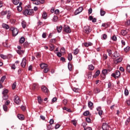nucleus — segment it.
Wrapping results in <instances>:
<instances>
[{
  "label": "nucleus",
  "instance_id": "1",
  "mask_svg": "<svg viewBox=\"0 0 130 130\" xmlns=\"http://www.w3.org/2000/svg\"><path fill=\"white\" fill-rule=\"evenodd\" d=\"M34 13L33 9H25L23 11V14L25 16H31Z\"/></svg>",
  "mask_w": 130,
  "mask_h": 130
},
{
  "label": "nucleus",
  "instance_id": "2",
  "mask_svg": "<svg viewBox=\"0 0 130 130\" xmlns=\"http://www.w3.org/2000/svg\"><path fill=\"white\" fill-rule=\"evenodd\" d=\"M83 31L85 33H86V34H89V33L91 32V29L90 28V26L88 25L84 26L83 28Z\"/></svg>",
  "mask_w": 130,
  "mask_h": 130
},
{
  "label": "nucleus",
  "instance_id": "3",
  "mask_svg": "<svg viewBox=\"0 0 130 130\" xmlns=\"http://www.w3.org/2000/svg\"><path fill=\"white\" fill-rule=\"evenodd\" d=\"M112 77L116 79V78H118L119 76H120V72L119 71H116L115 73H112L111 75Z\"/></svg>",
  "mask_w": 130,
  "mask_h": 130
},
{
  "label": "nucleus",
  "instance_id": "4",
  "mask_svg": "<svg viewBox=\"0 0 130 130\" xmlns=\"http://www.w3.org/2000/svg\"><path fill=\"white\" fill-rule=\"evenodd\" d=\"M41 90L43 93H45V94H48L49 93V90H48V88L46 87V86L43 85L41 87Z\"/></svg>",
  "mask_w": 130,
  "mask_h": 130
},
{
  "label": "nucleus",
  "instance_id": "5",
  "mask_svg": "<svg viewBox=\"0 0 130 130\" xmlns=\"http://www.w3.org/2000/svg\"><path fill=\"white\" fill-rule=\"evenodd\" d=\"M63 30L66 33H71L72 30H71V27L69 25H64L63 27Z\"/></svg>",
  "mask_w": 130,
  "mask_h": 130
},
{
  "label": "nucleus",
  "instance_id": "6",
  "mask_svg": "<svg viewBox=\"0 0 130 130\" xmlns=\"http://www.w3.org/2000/svg\"><path fill=\"white\" fill-rule=\"evenodd\" d=\"M110 128V125L106 123H104L102 125V129L103 130H109Z\"/></svg>",
  "mask_w": 130,
  "mask_h": 130
},
{
  "label": "nucleus",
  "instance_id": "7",
  "mask_svg": "<svg viewBox=\"0 0 130 130\" xmlns=\"http://www.w3.org/2000/svg\"><path fill=\"white\" fill-rule=\"evenodd\" d=\"M102 73L103 74L102 75H101L102 78H103V79H105L106 77V75L108 74V70L106 69H104L102 71Z\"/></svg>",
  "mask_w": 130,
  "mask_h": 130
},
{
  "label": "nucleus",
  "instance_id": "8",
  "mask_svg": "<svg viewBox=\"0 0 130 130\" xmlns=\"http://www.w3.org/2000/svg\"><path fill=\"white\" fill-rule=\"evenodd\" d=\"M14 101L16 104H20V103H21V100H20V98L18 95H15L14 96Z\"/></svg>",
  "mask_w": 130,
  "mask_h": 130
},
{
  "label": "nucleus",
  "instance_id": "9",
  "mask_svg": "<svg viewBox=\"0 0 130 130\" xmlns=\"http://www.w3.org/2000/svg\"><path fill=\"white\" fill-rule=\"evenodd\" d=\"M27 61V60L26 59V58H23L22 59V61L21 63V67L22 68H25L26 67V62Z\"/></svg>",
  "mask_w": 130,
  "mask_h": 130
},
{
  "label": "nucleus",
  "instance_id": "10",
  "mask_svg": "<svg viewBox=\"0 0 130 130\" xmlns=\"http://www.w3.org/2000/svg\"><path fill=\"white\" fill-rule=\"evenodd\" d=\"M121 61H122V58L121 57L114 60V62L115 64H117L118 62H121Z\"/></svg>",
  "mask_w": 130,
  "mask_h": 130
},
{
  "label": "nucleus",
  "instance_id": "11",
  "mask_svg": "<svg viewBox=\"0 0 130 130\" xmlns=\"http://www.w3.org/2000/svg\"><path fill=\"white\" fill-rule=\"evenodd\" d=\"M18 33H19L18 29L16 28H13V29L12 30L13 36H17V35H18Z\"/></svg>",
  "mask_w": 130,
  "mask_h": 130
},
{
  "label": "nucleus",
  "instance_id": "12",
  "mask_svg": "<svg viewBox=\"0 0 130 130\" xmlns=\"http://www.w3.org/2000/svg\"><path fill=\"white\" fill-rule=\"evenodd\" d=\"M83 11V7H79L78 9H77L75 12V15H78V14H80Z\"/></svg>",
  "mask_w": 130,
  "mask_h": 130
},
{
  "label": "nucleus",
  "instance_id": "13",
  "mask_svg": "<svg viewBox=\"0 0 130 130\" xmlns=\"http://www.w3.org/2000/svg\"><path fill=\"white\" fill-rule=\"evenodd\" d=\"M17 117L20 119V120H24V118H25L24 115L22 114H18Z\"/></svg>",
  "mask_w": 130,
  "mask_h": 130
},
{
  "label": "nucleus",
  "instance_id": "14",
  "mask_svg": "<svg viewBox=\"0 0 130 130\" xmlns=\"http://www.w3.org/2000/svg\"><path fill=\"white\" fill-rule=\"evenodd\" d=\"M40 67L42 69H44L47 68L48 67V65H47V64H46V63H43L40 64Z\"/></svg>",
  "mask_w": 130,
  "mask_h": 130
},
{
  "label": "nucleus",
  "instance_id": "15",
  "mask_svg": "<svg viewBox=\"0 0 130 130\" xmlns=\"http://www.w3.org/2000/svg\"><path fill=\"white\" fill-rule=\"evenodd\" d=\"M17 53L18 54H22L24 53V50H22V49H19L16 50Z\"/></svg>",
  "mask_w": 130,
  "mask_h": 130
},
{
  "label": "nucleus",
  "instance_id": "16",
  "mask_svg": "<svg viewBox=\"0 0 130 130\" xmlns=\"http://www.w3.org/2000/svg\"><path fill=\"white\" fill-rule=\"evenodd\" d=\"M2 27H3V28L6 29V30H8V29H9V28H10V26H9V25L5 24V23H3L2 24Z\"/></svg>",
  "mask_w": 130,
  "mask_h": 130
},
{
  "label": "nucleus",
  "instance_id": "17",
  "mask_svg": "<svg viewBox=\"0 0 130 130\" xmlns=\"http://www.w3.org/2000/svg\"><path fill=\"white\" fill-rule=\"evenodd\" d=\"M84 45L86 47H88V46H92V45H93V44H92V43L91 42L85 43H84Z\"/></svg>",
  "mask_w": 130,
  "mask_h": 130
},
{
  "label": "nucleus",
  "instance_id": "18",
  "mask_svg": "<svg viewBox=\"0 0 130 130\" xmlns=\"http://www.w3.org/2000/svg\"><path fill=\"white\" fill-rule=\"evenodd\" d=\"M38 87H39V85H38V84L34 83L32 85V90H35V89H38Z\"/></svg>",
  "mask_w": 130,
  "mask_h": 130
},
{
  "label": "nucleus",
  "instance_id": "19",
  "mask_svg": "<svg viewBox=\"0 0 130 130\" xmlns=\"http://www.w3.org/2000/svg\"><path fill=\"white\" fill-rule=\"evenodd\" d=\"M12 3L13 4H14V5L17 6V5H19L20 3V0H12Z\"/></svg>",
  "mask_w": 130,
  "mask_h": 130
},
{
  "label": "nucleus",
  "instance_id": "20",
  "mask_svg": "<svg viewBox=\"0 0 130 130\" xmlns=\"http://www.w3.org/2000/svg\"><path fill=\"white\" fill-rule=\"evenodd\" d=\"M62 29V26L60 25L59 26H57V31L58 33H60L61 32V30Z\"/></svg>",
  "mask_w": 130,
  "mask_h": 130
},
{
  "label": "nucleus",
  "instance_id": "21",
  "mask_svg": "<svg viewBox=\"0 0 130 130\" xmlns=\"http://www.w3.org/2000/svg\"><path fill=\"white\" fill-rule=\"evenodd\" d=\"M45 0H39V1H37L35 4L36 5H39L40 4H44Z\"/></svg>",
  "mask_w": 130,
  "mask_h": 130
},
{
  "label": "nucleus",
  "instance_id": "22",
  "mask_svg": "<svg viewBox=\"0 0 130 130\" xmlns=\"http://www.w3.org/2000/svg\"><path fill=\"white\" fill-rule=\"evenodd\" d=\"M113 56L115 58H117V57H119V53H117V52H115Z\"/></svg>",
  "mask_w": 130,
  "mask_h": 130
},
{
  "label": "nucleus",
  "instance_id": "23",
  "mask_svg": "<svg viewBox=\"0 0 130 130\" xmlns=\"http://www.w3.org/2000/svg\"><path fill=\"white\" fill-rule=\"evenodd\" d=\"M68 59L70 61H71V60H72V59H73V55H72V53H69L68 54Z\"/></svg>",
  "mask_w": 130,
  "mask_h": 130
},
{
  "label": "nucleus",
  "instance_id": "24",
  "mask_svg": "<svg viewBox=\"0 0 130 130\" xmlns=\"http://www.w3.org/2000/svg\"><path fill=\"white\" fill-rule=\"evenodd\" d=\"M21 25L22 26V28L25 29L26 28V21H25V20L22 21L21 22Z\"/></svg>",
  "mask_w": 130,
  "mask_h": 130
},
{
  "label": "nucleus",
  "instance_id": "25",
  "mask_svg": "<svg viewBox=\"0 0 130 130\" xmlns=\"http://www.w3.org/2000/svg\"><path fill=\"white\" fill-rule=\"evenodd\" d=\"M79 51H80V50H79L78 48H76L74 50L73 53L74 54H75V55H77V54L79 53Z\"/></svg>",
  "mask_w": 130,
  "mask_h": 130
},
{
  "label": "nucleus",
  "instance_id": "26",
  "mask_svg": "<svg viewBox=\"0 0 130 130\" xmlns=\"http://www.w3.org/2000/svg\"><path fill=\"white\" fill-rule=\"evenodd\" d=\"M19 42L21 44H23V42H25V38H24V37H22L19 40Z\"/></svg>",
  "mask_w": 130,
  "mask_h": 130
},
{
  "label": "nucleus",
  "instance_id": "27",
  "mask_svg": "<svg viewBox=\"0 0 130 130\" xmlns=\"http://www.w3.org/2000/svg\"><path fill=\"white\" fill-rule=\"evenodd\" d=\"M121 34H122V35H123V36H124L126 35V34H127V32L125 30H122L121 31Z\"/></svg>",
  "mask_w": 130,
  "mask_h": 130
},
{
  "label": "nucleus",
  "instance_id": "28",
  "mask_svg": "<svg viewBox=\"0 0 130 130\" xmlns=\"http://www.w3.org/2000/svg\"><path fill=\"white\" fill-rule=\"evenodd\" d=\"M38 103H39V104H41L43 101V100H42V99H41V97L38 96Z\"/></svg>",
  "mask_w": 130,
  "mask_h": 130
},
{
  "label": "nucleus",
  "instance_id": "29",
  "mask_svg": "<svg viewBox=\"0 0 130 130\" xmlns=\"http://www.w3.org/2000/svg\"><path fill=\"white\" fill-rule=\"evenodd\" d=\"M8 93H9V90L8 89H5L2 92L3 95H8Z\"/></svg>",
  "mask_w": 130,
  "mask_h": 130
},
{
  "label": "nucleus",
  "instance_id": "30",
  "mask_svg": "<svg viewBox=\"0 0 130 130\" xmlns=\"http://www.w3.org/2000/svg\"><path fill=\"white\" fill-rule=\"evenodd\" d=\"M0 56L1 58H3V59H7V58H8V56L7 55H4L3 54H1Z\"/></svg>",
  "mask_w": 130,
  "mask_h": 130
},
{
  "label": "nucleus",
  "instance_id": "31",
  "mask_svg": "<svg viewBox=\"0 0 130 130\" xmlns=\"http://www.w3.org/2000/svg\"><path fill=\"white\" fill-rule=\"evenodd\" d=\"M88 69L90 71H93L94 70V66L93 64H90L88 66Z\"/></svg>",
  "mask_w": 130,
  "mask_h": 130
},
{
  "label": "nucleus",
  "instance_id": "32",
  "mask_svg": "<svg viewBox=\"0 0 130 130\" xmlns=\"http://www.w3.org/2000/svg\"><path fill=\"white\" fill-rule=\"evenodd\" d=\"M23 47H24V48H27V47H29V43H28L27 42H25L23 44Z\"/></svg>",
  "mask_w": 130,
  "mask_h": 130
},
{
  "label": "nucleus",
  "instance_id": "33",
  "mask_svg": "<svg viewBox=\"0 0 130 130\" xmlns=\"http://www.w3.org/2000/svg\"><path fill=\"white\" fill-rule=\"evenodd\" d=\"M106 12L105 11H103V10L101 9L100 10V15L101 16H104V15H105Z\"/></svg>",
  "mask_w": 130,
  "mask_h": 130
},
{
  "label": "nucleus",
  "instance_id": "34",
  "mask_svg": "<svg viewBox=\"0 0 130 130\" xmlns=\"http://www.w3.org/2000/svg\"><path fill=\"white\" fill-rule=\"evenodd\" d=\"M87 77L88 79H91L92 78V72H89L87 73Z\"/></svg>",
  "mask_w": 130,
  "mask_h": 130
},
{
  "label": "nucleus",
  "instance_id": "35",
  "mask_svg": "<svg viewBox=\"0 0 130 130\" xmlns=\"http://www.w3.org/2000/svg\"><path fill=\"white\" fill-rule=\"evenodd\" d=\"M89 114H90V112H89L88 111H86L83 113V115H84V116H88Z\"/></svg>",
  "mask_w": 130,
  "mask_h": 130
},
{
  "label": "nucleus",
  "instance_id": "36",
  "mask_svg": "<svg viewBox=\"0 0 130 130\" xmlns=\"http://www.w3.org/2000/svg\"><path fill=\"white\" fill-rule=\"evenodd\" d=\"M6 76H3L2 78L0 80V82H1L2 83H4V82H5V80H6Z\"/></svg>",
  "mask_w": 130,
  "mask_h": 130
},
{
  "label": "nucleus",
  "instance_id": "37",
  "mask_svg": "<svg viewBox=\"0 0 130 130\" xmlns=\"http://www.w3.org/2000/svg\"><path fill=\"white\" fill-rule=\"evenodd\" d=\"M111 39L113 40V41H116V40H117V38L116 37V35H114L113 37H112Z\"/></svg>",
  "mask_w": 130,
  "mask_h": 130
},
{
  "label": "nucleus",
  "instance_id": "38",
  "mask_svg": "<svg viewBox=\"0 0 130 130\" xmlns=\"http://www.w3.org/2000/svg\"><path fill=\"white\" fill-rule=\"evenodd\" d=\"M3 98L4 100H7V99H8L9 96L8 95V94L3 95Z\"/></svg>",
  "mask_w": 130,
  "mask_h": 130
},
{
  "label": "nucleus",
  "instance_id": "39",
  "mask_svg": "<svg viewBox=\"0 0 130 130\" xmlns=\"http://www.w3.org/2000/svg\"><path fill=\"white\" fill-rule=\"evenodd\" d=\"M53 49H54V46L53 45L51 44V45H50L49 50H50V51H52V50H53Z\"/></svg>",
  "mask_w": 130,
  "mask_h": 130
},
{
  "label": "nucleus",
  "instance_id": "40",
  "mask_svg": "<svg viewBox=\"0 0 130 130\" xmlns=\"http://www.w3.org/2000/svg\"><path fill=\"white\" fill-rule=\"evenodd\" d=\"M129 48L130 47L127 46L124 49V51H125V52H128V51H129Z\"/></svg>",
  "mask_w": 130,
  "mask_h": 130
},
{
  "label": "nucleus",
  "instance_id": "41",
  "mask_svg": "<svg viewBox=\"0 0 130 130\" xmlns=\"http://www.w3.org/2000/svg\"><path fill=\"white\" fill-rule=\"evenodd\" d=\"M42 17L43 19H46V17H47V14H46V12H43Z\"/></svg>",
  "mask_w": 130,
  "mask_h": 130
},
{
  "label": "nucleus",
  "instance_id": "42",
  "mask_svg": "<svg viewBox=\"0 0 130 130\" xmlns=\"http://www.w3.org/2000/svg\"><path fill=\"white\" fill-rule=\"evenodd\" d=\"M16 86H17V83L16 82H14L12 84V89H13V90H15V89H16Z\"/></svg>",
  "mask_w": 130,
  "mask_h": 130
},
{
  "label": "nucleus",
  "instance_id": "43",
  "mask_svg": "<svg viewBox=\"0 0 130 130\" xmlns=\"http://www.w3.org/2000/svg\"><path fill=\"white\" fill-rule=\"evenodd\" d=\"M68 69H69V71H72V64H71V63H68Z\"/></svg>",
  "mask_w": 130,
  "mask_h": 130
},
{
  "label": "nucleus",
  "instance_id": "44",
  "mask_svg": "<svg viewBox=\"0 0 130 130\" xmlns=\"http://www.w3.org/2000/svg\"><path fill=\"white\" fill-rule=\"evenodd\" d=\"M17 11L18 12H21L22 11V6H18L17 7Z\"/></svg>",
  "mask_w": 130,
  "mask_h": 130
},
{
  "label": "nucleus",
  "instance_id": "45",
  "mask_svg": "<svg viewBox=\"0 0 130 130\" xmlns=\"http://www.w3.org/2000/svg\"><path fill=\"white\" fill-rule=\"evenodd\" d=\"M3 109L4 111H8V106L6 105H3Z\"/></svg>",
  "mask_w": 130,
  "mask_h": 130
},
{
  "label": "nucleus",
  "instance_id": "46",
  "mask_svg": "<svg viewBox=\"0 0 130 130\" xmlns=\"http://www.w3.org/2000/svg\"><path fill=\"white\" fill-rule=\"evenodd\" d=\"M49 71V69L47 67L44 69V73H46Z\"/></svg>",
  "mask_w": 130,
  "mask_h": 130
},
{
  "label": "nucleus",
  "instance_id": "47",
  "mask_svg": "<svg viewBox=\"0 0 130 130\" xmlns=\"http://www.w3.org/2000/svg\"><path fill=\"white\" fill-rule=\"evenodd\" d=\"M94 91L95 93H100V89L99 88H96L94 90Z\"/></svg>",
  "mask_w": 130,
  "mask_h": 130
},
{
  "label": "nucleus",
  "instance_id": "48",
  "mask_svg": "<svg viewBox=\"0 0 130 130\" xmlns=\"http://www.w3.org/2000/svg\"><path fill=\"white\" fill-rule=\"evenodd\" d=\"M128 90L127 89H125L124 94L125 95V96H127V95H128Z\"/></svg>",
  "mask_w": 130,
  "mask_h": 130
},
{
  "label": "nucleus",
  "instance_id": "49",
  "mask_svg": "<svg viewBox=\"0 0 130 130\" xmlns=\"http://www.w3.org/2000/svg\"><path fill=\"white\" fill-rule=\"evenodd\" d=\"M57 101V98H53L52 99V103H54V102H56V101Z\"/></svg>",
  "mask_w": 130,
  "mask_h": 130
},
{
  "label": "nucleus",
  "instance_id": "50",
  "mask_svg": "<svg viewBox=\"0 0 130 130\" xmlns=\"http://www.w3.org/2000/svg\"><path fill=\"white\" fill-rule=\"evenodd\" d=\"M47 129H49V130L52 129V125L50 124L49 125H48L47 126Z\"/></svg>",
  "mask_w": 130,
  "mask_h": 130
},
{
  "label": "nucleus",
  "instance_id": "51",
  "mask_svg": "<svg viewBox=\"0 0 130 130\" xmlns=\"http://www.w3.org/2000/svg\"><path fill=\"white\" fill-rule=\"evenodd\" d=\"M8 14V11H3L1 12V15L2 16H5V15H7Z\"/></svg>",
  "mask_w": 130,
  "mask_h": 130
},
{
  "label": "nucleus",
  "instance_id": "52",
  "mask_svg": "<svg viewBox=\"0 0 130 130\" xmlns=\"http://www.w3.org/2000/svg\"><path fill=\"white\" fill-rule=\"evenodd\" d=\"M126 71L128 73H130V65H127L126 67Z\"/></svg>",
  "mask_w": 130,
  "mask_h": 130
},
{
  "label": "nucleus",
  "instance_id": "53",
  "mask_svg": "<svg viewBox=\"0 0 130 130\" xmlns=\"http://www.w3.org/2000/svg\"><path fill=\"white\" fill-rule=\"evenodd\" d=\"M49 123L51 125L53 124V123H54V120H53V119H51L50 121H49Z\"/></svg>",
  "mask_w": 130,
  "mask_h": 130
},
{
  "label": "nucleus",
  "instance_id": "54",
  "mask_svg": "<svg viewBox=\"0 0 130 130\" xmlns=\"http://www.w3.org/2000/svg\"><path fill=\"white\" fill-rule=\"evenodd\" d=\"M95 76H96V77H98V76H99V75H100V71L99 70H98L95 73Z\"/></svg>",
  "mask_w": 130,
  "mask_h": 130
},
{
  "label": "nucleus",
  "instance_id": "55",
  "mask_svg": "<svg viewBox=\"0 0 130 130\" xmlns=\"http://www.w3.org/2000/svg\"><path fill=\"white\" fill-rule=\"evenodd\" d=\"M72 123L75 126H76L77 125V121H76V120H73Z\"/></svg>",
  "mask_w": 130,
  "mask_h": 130
},
{
  "label": "nucleus",
  "instance_id": "56",
  "mask_svg": "<svg viewBox=\"0 0 130 130\" xmlns=\"http://www.w3.org/2000/svg\"><path fill=\"white\" fill-rule=\"evenodd\" d=\"M57 16H54L53 18V20L54 22H56L57 21Z\"/></svg>",
  "mask_w": 130,
  "mask_h": 130
},
{
  "label": "nucleus",
  "instance_id": "57",
  "mask_svg": "<svg viewBox=\"0 0 130 130\" xmlns=\"http://www.w3.org/2000/svg\"><path fill=\"white\" fill-rule=\"evenodd\" d=\"M92 106H93V103L89 102L88 103V107H92Z\"/></svg>",
  "mask_w": 130,
  "mask_h": 130
},
{
  "label": "nucleus",
  "instance_id": "58",
  "mask_svg": "<svg viewBox=\"0 0 130 130\" xmlns=\"http://www.w3.org/2000/svg\"><path fill=\"white\" fill-rule=\"evenodd\" d=\"M63 103L64 105H66V104L68 103V100L67 99H64L63 100Z\"/></svg>",
  "mask_w": 130,
  "mask_h": 130
},
{
  "label": "nucleus",
  "instance_id": "59",
  "mask_svg": "<svg viewBox=\"0 0 130 130\" xmlns=\"http://www.w3.org/2000/svg\"><path fill=\"white\" fill-rule=\"evenodd\" d=\"M108 53L109 54V56L112 54V51L111 50H108Z\"/></svg>",
  "mask_w": 130,
  "mask_h": 130
},
{
  "label": "nucleus",
  "instance_id": "60",
  "mask_svg": "<svg viewBox=\"0 0 130 130\" xmlns=\"http://www.w3.org/2000/svg\"><path fill=\"white\" fill-rule=\"evenodd\" d=\"M79 88H73V91L74 92H76V93H78V92H79Z\"/></svg>",
  "mask_w": 130,
  "mask_h": 130
},
{
  "label": "nucleus",
  "instance_id": "61",
  "mask_svg": "<svg viewBox=\"0 0 130 130\" xmlns=\"http://www.w3.org/2000/svg\"><path fill=\"white\" fill-rule=\"evenodd\" d=\"M61 53L60 52H57V56H58V57H61Z\"/></svg>",
  "mask_w": 130,
  "mask_h": 130
},
{
  "label": "nucleus",
  "instance_id": "62",
  "mask_svg": "<svg viewBox=\"0 0 130 130\" xmlns=\"http://www.w3.org/2000/svg\"><path fill=\"white\" fill-rule=\"evenodd\" d=\"M64 48H61L60 51L61 52V53H64Z\"/></svg>",
  "mask_w": 130,
  "mask_h": 130
},
{
  "label": "nucleus",
  "instance_id": "63",
  "mask_svg": "<svg viewBox=\"0 0 130 130\" xmlns=\"http://www.w3.org/2000/svg\"><path fill=\"white\" fill-rule=\"evenodd\" d=\"M55 14H56V15H58V14H59V10L58 9L55 10Z\"/></svg>",
  "mask_w": 130,
  "mask_h": 130
},
{
  "label": "nucleus",
  "instance_id": "64",
  "mask_svg": "<svg viewBox=\"0 0 130 130\" xmlns=\"http://www.w3.org/2000/svg\"><path fill=\"white\" fill-rule=\"evenodd\" d=\"M92 12H93V10L92 9V8H90V9L88 10V14H92Z\"/></svg>",
  "mask_w": 130,
  "mask_h": 130
}]
</instances>
